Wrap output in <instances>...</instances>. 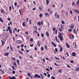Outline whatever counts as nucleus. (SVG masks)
<instances>
[{"label":"nucleus","mask_w":79,"mask_h":79,"mask_svg":"<svg viewBox=\"0 0 79 79\" xmlns=\"http://www.w3.org/2000/svg\"><path fill=\"white\" fill-rule=\"evenodd\" d=\"M46 34L47 36L48 37V36H49V33H48V31H46Z\"/></svg>","instance_id":"nucleus-13"},{"label":"nucleus","mask_w":79,"mask_h":79,"mask_svg":"<svg viewBox=\"0 0 79 79\" xmlns=\"http://www.w3.org/2000/svg\"><path fill=\"white\" fill-rule=\"evenodd\" d=\"M9 32L10 34H12V31H11V30H9Z\"/></svg>","instance_id":"nucleus-42"},{"label":"nucleus","mask_w":79,"mask_h":79,"mask_svg":"<svg viewBox=\"0 0 79 79\" xmlns=\"http://www.w3.org/2000/svg\"><path fill=\"white\" fill-rule=\"evenodd\" d=\"M25 33L27 35H28V34H29V33H28V32H26Z\"/></svg>","instance_id":"nucleus-57"},{"label":"nucleus","mask_w":79,"mask_h":79,"mask_svg":"<svg viewBox=\"0 0 79 79\" xmlns=\"http://www.w3.org/2000/svg\"><path fill=\"white\" fill-rule=\"evenodd\" d=\"M74 4H75V3H74V2H73L72 3V5H73V6H74Z\"/></svg>","instance_id":"nucleus-54"},{"label":"nucleus","mask_w":79,"mask_h":79,"mask_svg":"<svg viewBox=\"0 0 79 79\" xmlns=\"http://www.w3.org/2000/svg\"><path fill=\"white\" fill-rule=\"evenodd\" d=\"M8 78L10 79H16L15 77H10V76L8 77Z\"/></svg>","instance_id":"nucleus-7"},{"label":"nucleus","mask_w":79,"mask_h":79,"mask_svg":"<svg viewBox=\"0 0 79 79\" xmlns=\"http://www.w3.org/2000/svg\"><path fill=\"white\" fill-rule=\"evenodd\" d=\"M77 5H78L79 4V0H78L76 3Z\"/></svg>","instance_id":"nucleus-27"},{"label":"nucleus","mask_w":79,"mask_h":79,"mask_svg":"<svg viewBox=\"0 0 79 79\" xmlns=\"http://www.w3.org/2000/svg\"><path fill=\"white\" fill-rule=\"evenodd\" d=\"M1 12L2 13H4V10L1 9Z\"/></svg>","instance_id":"nucleus-25"},{"label":"nucleus","mask_w":79,"mask_h":79,"mask_svg":"<svg viewBox=\"0 0 79 79\" xmlns=\"http://www.w3.org/2000/svg\"><path fill=\"white\" fill-rule=\"evenodd\" d=\"M38 24L39 25V26H40V22H38Z\"/></svg>","instance_id":"nucleus-41"},{"label":"nucleus","mask_w":79,"mask_h":79,"mask_svg":"<svg viewBox=\"0 0 79 79\" xmlns=\"http://www.w3.org/2000/svg\"><path fill=\"white\" fill-rule=\"evenodd\" d=\"M60 52H62V51H63V48H62V47H60Z\"/></svg>","instance_id":"nucleus-21"},{"label":"nucleus","mask_w":79,"mask_h":79,"mask_svg":"<svg viewBox=\"0 0 79 79\" xmlns=\"http://www.w3.org/2000/svg\"><path fill=\"white\" fill-rule=\"evenodd\" d=\"M46 3H47V5H48V4H49V1H48V0H46Z\"/></svg>","instance_id":"nucleus-29"},{"label":"nucleus","mask_w":79,"mask_h":79,"mask_svg":"<svg viewBox=\"0 0 79 79\" xmlns=\"http://www.w3.org/2000/svg\"><path fill=\"white\" fill-rule=\"evenodd\" d=\"M74 11H75V12H76V13H77V12L78 11V10H77L76 9H75V10H74Z\"/></svg>","instance_id":"nucleus-47"},{"label":"nucleus","mask_w":79,"mask_h":79,"mask_svg":"<svg viewBox=\"0 0 79 79\" xmlns=\"http://www.w3.org/2000/svg\"><path fill=\"white\" fill-rule=\"evenodd\" d=\"M19 12L20 13V15H21V10H19Z\"/></svg>","instance_id":"nucleus-50"},{"label":"nucleus","mask_w":79,"mask_h":79,"mask_svg":"<svg viewBox=\"0 0 79 79\" xmlns=\"http://www.w3.org/2000/svg\"><path fill=\"white\" fill-rule=\"evenodd\" d=\"M17 43L18 44H21L22 43V41L19 40H17L16 41Z\"/></svg>","instance_id":"nucleus-6"},{"label":"nucleus","mask_w":79,"mask_h":79,"mask_svg":"<svg viewBox=\"0 0 79 79\" xmlns=\"http://www.w3.org/2000/svg\"><path fill=\"white\" fill-rule=\"evenodd\" d=\"M48 77H50V74H48L47 75Z\"/></svg>","instance_id":"nucleus-46"},{"label":"nucleus","mask_w":79,"mask_h":79,"mask_svg":"<svg viewBox=\"0 0 79 79\" xmlns=\"http://www.w3.org/2000/svg\"><path fill=\"white\" fill-rule=\"evenodd\" d=\"M10 26H9L8 27V30H9V31H10Z\"/></svg>","instance_id":"nucleus-52"},{"label":"nucleus","mask_w":79,"mask_h":79,"mask_svg":"<svg viewBox=\"0 0 79 79\" xmlns=\"http://www.w3.org/2000/svg\"><path fill=\"white\" fill-rule=\"evenodd\" d=\"M61 23L62 24H64V21L63 20H62L61 21Z\"/></svg>","instance_id":"nucleus-22"},{"label":"nucleus","mask_w":79,"mask_h":79,"mask_svg":"<svg viewBox=\"0 0 79 79\" xmlns=\"http://www.w3.org/2000/svg\"><path fill=\"white\" fill-rule=\"evenodd\" d=\"M25 22H23L22 23V25L24 27H25L26 26V25H25Z\"/></svg>","instance_id":"nucleus-11"},{"label":"nucleus","mask_w":79,"mask_h":79,"mask_svg":"<svg viewBox=\"0 0 79 79\" xmlns=\"http://www.w3.org/2000/svg\"><path fill=\"white\" fill-rule=\"evenodd\" d=\"M33 32L34 33H36V34H37L38 33L37 31L35 30H34Z\"/></svg>","instance_id":"nucleus-16"},{"label":"nucleus","mask_w":79,"mask_h":79,"mask_svg":"<svg viewBox=\"0 0 79 79\" xmlns=\"http://www.w3.org/2000/svg\"><path fill=\"white\" fill-rule=\"evenodd\" d=\"M58 37L59 38H60V39L61 41H62L63 40V37L62 36H61L60 35H58Z\"/></svg>","instance_id":"nucleus-3"},{"label":"nucleus","mask_w":79,"mask_h":79,"mask_svg":"<svg viewBox=\"0 0 79 79\" xmlns=\"http://www.w3.org/2000/svg\"><path fill=\"white\" fill-rule=\"evenodd\" d=\"M55 16L57 18H60V15L57 14V12H56L55 14Z\"/></svg>","instance_id":"nucleus-2"},{"label":"nucleus","mask_w":79,"mask_h":79,"mask_svg":"<svg viewBox=\"0 0 79 79\" xmlns=\"http://www.w3.org/2000/svg\"><path fill=\"white\" fill-rule=\"evenodd\" d=\"M12 73L13 74H15V71H12Z\"/></svg>","instance_id":"nucleus-62"},{"label":"nucleus","mask_w":79,"mask_h":79,"mask_svg":"<svg viewBox=\"0 0 79 79\" xmlns=\"http://www.w3.org/2000/svg\"><path fill=\"white\" fill-rule=\"evenodd\" d=\"M70 13L71 15H73V11L71 10H70Z\"/></svg>","instance_id":"nucleus-43"},{"label":"nucleus","mask_w":79,"mask_h":79,"mask_svg":"<svg viewBox=\"0 0 79 79\" xmlns=\"http://www.w3.org/2000/svg\"><path fill=\"white\" fill-rule=\"evenodd\" d=\"M40 75L41 76L42 79H44V77H43V75H42V74H40Z\"/></svg>","instance_id":"nucleus-31"},{"label":"nucleus","mask_w":79,"mask_h":79,"mask_svg":"<svg viewBox=\"0 0 79 79\" xmlns=\"http://www.w3.org/2000/svg\"><path fill=\"white\" fill-rule=\"evenodd\" d=\"M51 44H52V45H53V46L55 47H56V44H54L53 42L52 41L51 42Z\"/></svg>","instance_id":"nucleus-5"},{"label":"nucleus","mask_w":79,"mask_h":79,"mask_svg":"<svg viewBox=\"0 0 79 79\" xmlns=\"http://www.w3.org/2000/svg\"><path fill=\"white\" fill-rule=\"evenodd\" d=\"M7 36L8 35L7 34H4L2 36V39L4 40H6V39H7Z\"/></svg>","instance_id":"nucleus-1"},{"label":"nucleus","mask_w":79,"mask_h":79,"mask_svg":"<svg viewBox=\"0 0 79 79\" xmlns=\"http://www.w3.org/2000/svg\"><path fill=\"white\" fill-rule=\"evenodd\" d=\"M14 5H15V6H16L17 5V2H15L14 3Z\"/></svg>","instance_id":"nucleus-53"},{"label":"nucleus","mask_w":79,"mask_h":79,"mask_svg":"<svg viewBox=\"0 0 79 79\" xmlns=\"http://www.w3.org/2000/svg\"><path fill=\"white\" fill-rule=\"evenodd\" d=\"M19 52L20 54H21V55H23V53L21 51H19Z\"/></svg>","instance_id":"nucleus-19"},{"label":"nucleus","mask_w":79,"mask_h":79,"mask_svg":"<svg viewBox=\"0 0 79 79\" xmlns=\"http://www.w3.org/2000/svg\"><path fill=\"white\" fill-rule=\"evenodd\" d=\"M51 78L52 79H55V77H54L53 76Z\"/></svg>","instance_id":"nucleus-58"},{"label":"nucleus","mask_w":79,"mask_h":79,"mask_svg":"<svg viewBox=\"0 0 79 79\" xmlns=\"http://www.w3.org/2000/svg\"><path fill=\"white\" fill-rule=\"evenodd\" d=\"M23 47H24V44H22V45L21 46V47L22 48H23Z\"/></svg>","instance_id":"nucleus-60"},{"label":"nucleus","mask_w":79,"mask_h":79,"mask_svg":"<svg viewBox=\"0 0 79 79\" xmlns=\"http://www.w3.org/2000/svg\"><path fill=\"white\" fill-rule=\"evenodd\" d=\"M68 31L69 32H71V31H72V29H69L68 30Z\"/></svg>","instance_id":"nucleus-36"},{"label":"nucleus","mask_w":79,"mask_h":79,"mask_svg":"<svg viewBox=\"0 0 79 79\" xmlns=\"http://www.w3.org/2000/svg\"><path fill=\"white\" fill-rule=\"evenodd\" d=\"M11 6H9V10L11 11Z\"/></svg>","instance_id":"nucleus-44"},{"label":"nucleus","mask_w":79,"mask_h":79,"mask_svg":"<svg viewBox=\"0 0 79 79\" xmlns=\"http://www.w3.org/2000/svg\"><path fill=\"white\" fill-rule=\"evenodd\" d=\"M70 62H71L72 63H74V61L73 60H72L70 61Z\"/></svg>","instance_id":"nucleus-61"},{"label":"nucleus","mask_w":79,"mask_h":79,"mask_svg":"<svg viewBox=\"0 0 79 79\" xmlns=\"http://www.w3.org/2000/svg\"><path fill=\"white\" fill-rule=\"evenodd\" d=\"M36 10V7H34L32 9V10L34 11V10Z\"/></svg>","instance_id":"nucleus-40"},{"label":"nucleus","mask_w":79,"mask_h":79,"mask_svg":"<svg viewBox=\"0 0 79 79\" xmlns=\"http://www.w3.org/2000/svg\"><path fill=\"white\" fill-rule=\"evenodd\" d=\"M72 56H76V53L75 52H73L72 53Z\"/></svg>","instance_id":"nucleus-15"},{"label":"nucleus","mask_w":79,"mask_h":79,"mask_svg":"<svg viewBox=\"0 0 79 79\" xmlns=\"http://www.w3.org/2000/svg\"><path fill=\"white\" fill-rule=\"evenodd\" d=\"M43 22L42 21H41V23H40V24L41 25H43Z\"/></svg>","instance_id":"nucleus-35"},{"label":"nucleus","mask_w":79,"mask_h":79,"mask_svg":"<svg viewBox=\"0 0 79 79\" xmlns=\"http://www.w3.org/2000/svg\"><path fill=\"white\" fill-rule=\"evenodd\" d=\"M27 75L28 76H31V73H28L27 74Z\"/></svg>","instance_id":"nucleus-38"},{"label":"nucleus","mask_w":79,"mask_h":79,"mask_svg":"<svg viewBox=\"0 0 79 79\" xmlns=\"http://www.w3.org/2000/svg\"><path fill=\"white\" fill-rule=\"evenodd\" d=\"M65 54H66L67 56H68V57L69 56V54L68 53V52H66Z\"/></svg>","instance_id":"nucleus-39"},{"label":"nucleus","mask_w":79,"mask_h":79,"mask_svg":"<svg viewBox=\"0 0 79 79\" xmlns=\"http://www.w3.org/2000/svg\"><path fill=\"white\" fill-rule=\"evenodd\" d=\"M14 65L15 66V67H17V65H16V62H14Z\"/></svg>","instance_id":"nucleus-20"},{"label":"nucleus","mask_w":79,"mask_h":79,"mask_svg":"<svg viewBox=\"0 0 79 79\" xmlns=\"http://www.w3.org/2000/svg\"><path fill=\"white\" fill-rule=\"evenodd\" d=\"M10 48L12 51H14V49H13V47H10Z\"/></svg>","instance_id":"nucleus-18"},{"label":"nucleus","mask_w":79,"mask_h":79,"mask_svg":"<svg viewBox=\"0 0 79 79\" xmlns=\"http://www.w3.org/2000/svg\"><path fill=\"white\" fill-rule=\"evenodd\" d=\"M41 51H44V48L43 47L41 48Z\"/></svg>","instance_id":"nucleus-33"},{"label":"nucleus","mask_w":79,"mask_h":79,"mask_svg":"<svg viewBox=\"0 0 79 79\" xmlns=\"http://www.w3.org/2000/svg\"><path fill=\"white\" fill-rule=\"evenodd\" d=\"M59 31L60 32H61V31H62V29H61V28H60L59 29Z\"/></svg>","instance_id":"nucleus-51"},{"label":"nucleus","mask_w":79,"mask_h":79,"mask_svg":"<svg viewBox=\"0 0 79 79\" xmlns=\"http://www.w3.org/2000/svg\"><path fill=\"white\" fill-rule=\"evenodd\" d=\"M45 16H49V14L47 12L45 14Z\"/></svg>","instance_id":"nucleus-24"},{"label":"nucleus","mask_w":79,"mask_h":79,"mask_svg":"<svg viewBox=\"0 0 79 79\" xmlns=\"http://www.w3.org/2000/svg\"><path fill=\"white\" fill-rule=\"evenodd\" d=\"M8 55H9V53H5L4 54V56H8Z\"/></svg>","instance_id":"nucleus-12"},{"label":"nucleus","mask_w":79,"mask_h":79,"mask_svg":"<svg viewBox=\"0 0 79 79\" xmlns=\"http://www.w3.org/2000/svg\"><path fill=\"white\" fill-rule=\"evenodd\" d=\"M1 42H2V45H3V44H4V41L2 40Z\"/></svg>","instance_id":"nucleus-34"},{"label":"nucleus","mask_w":79,"mask_h":79,"mask_svg":"<svg viewBox=\"0 0 79 79\" xmlns=\"http://www.w3.org/2000/svg\"><path fill=\"white\" fill-rule=\"evenodd\" d=\"M44 48L46 49V50H47V45L46 44L44 45Z\"/></svg>","instance_id":"nucleus-23"},{"label":"nucleus","mask_w":79,"mask_h":79,"mask_svg":"<svg viewBox=\"0 0 79 79\" xmlns=\"http://www.w3.org/2000/svg\"><path fill=\"white\" fill-rule=\"evenodd\" d=\"M55 50H56V52H58V49H57V48H55Z\"/></svg>","instance_id":"nucleus-56"},{"label":"nucleus","mask_w":79,"mask_h":79,"mask_svg":"<svg viewBox=\"0 0 79 79\" xmlns=\"http://www.w3.org/2000/svg\"><path fill=\"white\" fill-rule=\"evenodd\" d=\"M34 28H35V29L36 30H37V27L35 26Z\"/></svg>","instance_id":"nucleus-48"},{"label":"nucleus","mask_w":79,"mask_h":79,"mask_svg":"<svg viewBox=\"0 0 79 79\" xmlns=\"http://www.w3.org/2000/svg\"><path fill=\"white\" fill-rule=\"evenodd\" d=\"M41 36L42 37H44V34H43L41 33Z\"/></svg>","instance_id":"nucleus-45"},{"label":"nucleus","mask_w":79,"mask_h":79,"mask_svg":"<svg viewBox=\"0 0 79 79\" xmlns=\"http://www.w3.org/2000/svg\"><path fill=\"white\" fill-rule=\"evenodd\" d=\"M40 42L39 41H37V44L39 46H40Z\"/></svg>","instance_id":"nucleus-4"},{"label":"nucleus","mask_w":79,"mask_h":79,"mask_svg":"<svg viewBox=\"0 0 79 79\" xmlns=\"http://www.w3.org/2000/svg\"><path fill=\"white\" fill-rule=\"evenodd\" d=\"M26 52H27V53H29V52H30V50H26Z\"/></svg>","instance_id":"nucleus-30"},{"label":"nucleus","mask_w":79,"mask_h":79,"mask_svg":"<svg viewBox=\"0 0 79 79\" xmlns=\"http://www.w3.org/2000/svg\"><path fill=\"white\" fill-rule=\"evenodd\" d=\"M57 30H56L55 31L56 34H57Z\"/></svg>","instance_id":"nucleus-59"},{"label":"nucleus","mask_w":79,"mask_h":79,"mask_svg":"<svg viewBox=\"0 0 79 79\" xmlns=\"http://www.w3.org/2000/svg\"><path fill=\"white\" fill-rule=\"evenodd\" d=\"M0 21L2 22V23H3V21L2 18H0Z\"/></svg>","instance_id":"nucleus-26"},{"label":"nucleus","mask_w":79,"mask_h":79,"mask_svg":"<svg viewBox=\"0 0 79 79\" xmlns=\"http://www.w3.org/2000/svg\"><path fill=\"white\" fill-rule=\"evenodd\" d=\"M12 68L13 69H15V67L13 66H12Z\"/></svg>","instance_id":"nucleus-64"},{"label":"nucleus","mask_w":79,"mask_h":79,"mask_svg":"<svg viewBox=\"0 0 79 79\" xmlns=\"http://www.w3.org/2000/svg\"><path fill=\"white\" fill-rule=\"evenodd\" d=\"M17 63L18 65H19V60H17Z\"/></svg>","instance_id":"nucleus-14"},{"label":"nucleus","mask_w":79,"mask_h":79,"mask_svg":"<svg viewBox=\"0 0 79 79\" xmlns=\"http://www.w3.org/2000/svg\"><path fill=\"white\" fill-rule=\"evenodd\" d=\"M30 41L31 42H33V39H32V38H31L30 39Z\"/></svg>","instance_id":"nucleus-49"},{"label":"nucleus","mask_w":79,"mask_h":79,"mask_svg":"<svg viewBox=\"0 0 79 79\" xmlns=\"http://www.w3.org/2000/svg\"><path fill=\"white\" fill-rule=\"evenodd\" d=\"M42 16H43V15H42V14H41L40 15V18H42Z\"/></svg>","instance_id":"nucleus-32"},{"label":"nucleus","mask_w":79,"mask_h":79,"mask_svg":"<svg viewBox=\"0 0 79 79\" xmlns=\"http://www.w3.org/2000/svg\"><path fill=\"white\" fill-rule=\"evenodd\" d=\"M52 30L53 31H55L56 30V28L55 27L53 28Z\"/></svg>","instance_id":"nucleus-37"},{"label":"nucleus","mask_w":79,"mask_h":79,"mask_svg":"<svg viewBox=\"0 0 79 79\" xmlns=\"http://www.w3.org/2000/svg\"><path fill=\"white\" fill-rule=\"evenodd\" d=\"M66 45L68 47V48H70L69 45L67 43L66 44Z\"/></svg>","instance_id":"nucleus-10"},{"label":"nucleus","mask_w":79,"mask_h":79,"mask_svg":"<svg viewBox=\"0 0 79 79\" xmlns=\"http://www.w3.org/2000/svg\"><path fill=\"white\" fill-rule=\"evenodd\" d=\"M76 71H79V67H77L76 68Z\"/></svg>","instance_id":"nucleus-28"},{"label":"nucleus","mask_w":79,"mask_h":79,"mask_svg":"<svg viewBox=\"0 0 79 79\" xmlns=\"http://www.w3.org/2000/svg\"><path fill=\"white\" fill-rule=\"evenodd\" d=\"M69 28H70V29H73L74 28V26H70L69 27Z\"/></svg>","instance_id":"nucleus-17"},{"label":"nucleus","mask_w":79,"mask_h":79,"mask_svg":"<svg viewBox=\"0 0 79 79\" xmlns=\"http://www.w3.org/2000/svg\"><path fill=\"white\" fill-rule=\"evenodd\" d=\"M73 33L74 34H77V31H76L75 30H73Z\"/></svg>","instance_id":"nucleus-9"},{"label":"nucleus","mask_w":79,"mask_h":79,"mask_svg":"<svg viewBox=\"0 0 79 79\" xmlns=\"http://www.w3.org/2000/svg\"><path fill=\"white\" fill-rule=\"evenodd\" d=\"M46 71H50V70L48 69V68H46Z\"/></svg>","instance_id":"nucleus-55"},{"label":"nucleus","mask_w":79,"mask_h":79,"mask_svg":"<svg viewBox=\"0 0 79 79\" xmlns=\"http://www.w3.org/2000/svg\"><path fill=\"white\" fill-rule=\"evenodd\" d=\"M30 47H32L33 45V44H30Z\"/></svg>","instance_id":"nucleus-63"},{"label":"nucleus","mask_w":79,"mask_h":79,"mask_svg":"<svg viewBox=\"0 0 79 79\" xmlns=\"http://www.w3.org/2000/svg\"><path fill=\"white\" fill-rule=\"evenodd\" d=\"M38 74H35L34 76V77H35V78H37V79H38L39 77H38Z\"/></svg>","instance_id":"nucleus-8"}]
</instances>
